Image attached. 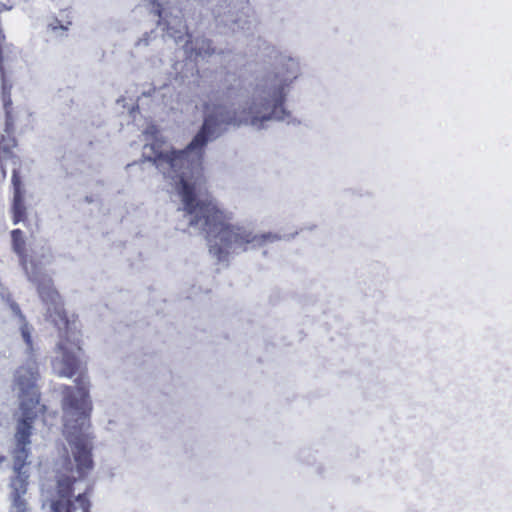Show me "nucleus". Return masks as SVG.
Masks as SVG:
<instances>
[{
    "instance_id": "obj_1",
    "label": "nucleus",
    "mask_w": 512,
    "mask_h": 512,
    "mask_svg": "<svg viewBox=\"0 0 512 512\" xmlns=\"http://www.w3.org/2000/svg\"><path fill=\"white\" fill-rule=\"evenodd\" d=\"M61 353L58 376L72 378L77 375L75 385H61V410L63 432L72 451L76 472L66 458L65 470L70 474L57 476L55 494L51 499L52 512H90L91 502L87 491L74 495V484L85 477L94 466L92 459V442L88 430L91 427L93 403L90 397L89 382L85 363L77 356L82 348L78 343L61 341L58 344Z\"/></svg>"
},
{
    "instance_id": "obj_2",
    "label": "nucleus",
    "mask_w": 512,
    "mask_h": 512,
    "mask_svg": "<svg viewBox=\"0 0 512 512\" xmlns=\"http://www.w3.org/2000/svg\"><path fill=\"white\" fill-rule=\"evenodd\" d=\"M205 113L202 127L184 149L157 153L152 161L166 178L179 184L184 210L193 217L190 224L201 227L209 252L221 260L224 248L223 214L212 200L197 199L194 185L186 180L201 169L205 147L219 135V126L223 121L221 106L211 107L207 103Z\"/></svg>"
},
{
    "instance_id": "obj_3",
    "label": "nucleus",
    "mask_w": 512,
    "mask_h": 512,
    "mask_svg": "<svg viewBox=\"0 0 512 512\" xmlns=\"http://www.w3.org/2000/svg\"><path fill=\"white\" fill-rule=\"evenodd\" d=\"M289 85L287 79L278 75L267 76L257 89V95L247 108L241 111L226 109V125L249 124L261 128L270 119L287 120L290 112L284 107L285 89Z\"/></svg>"
},
{
    "instance_id": "obj_4",
    "label": "nucleus",
    "mask_w": 512,
    "mask_h": 512,
    "mask_svg": "<svg viewBox=\"0 0 512 512\" xmlns=\"http://www.w3.org/2000/svg\"><path fill=\"white\" fill-rule=\"evenodd\" d=\"M40 373L36 363L19 366L14 372L13 383L18 390L20 417L17 420L15 440L20 453L27 456L26 446L30 444L33 424L38 414H44L47 407L40 403L38 387Z\"/></svg>"
},
{
    "instance_id": "obj_5",
    "label": "nucleus",
    "mask_w": 512,
    "mask_h": 512,
    "mask_svg": "<svg viewBox=\"0 0 512 512\" xmlns=\"http://www.w3.org/2000/svg\"><path fill=\"white\" fill-rule=\"evenodd\" d=\"M11 244L14 253L18 256L19 263L29 280L35 283L41 299L46 303L57 304L61 296L53 285V280L41 274L39 265L29 257L26 240L23 231L13 229L10 233Z\"/></svg>"
},
{
    "instance_id": "obj_6",
    "label": "nucleus",
    "mask_w": 512,
    "mask_h": 512,
    "mask_svg": "<svg viewBox=\"0 0 512 512\" xmlns=\"http://www.w3.org/2000/svg\"><path fill=\"white\" fill-rule=\"evenodd\" d=\"M226 254L246 251L251 247H260L267 242H274L279 236L272 233L253 234L243 226L226 223Z\"/></svg>"
},
{
    "instance_id": "obj_7",
    "label": "nucleus",
    "mask_w": 512,
    "mask_h": 512,
    "mask_svg": "<svg viewBox=\"0 0 512 512\" xmlns=\"http://www.w3.org/2000/svg\"><path fill=\"white\" fill-rule=\"evenodd\" d=\"M13 185L12 221L14 224L25 223L27 207L24 202V188L19 171L14 169L11 177Z\"/></svg>"
},
{
    "instance_id": "obj_8",
    "label": "nucleus",
    "mask_w": 512,
    "mask_h": 512,
    "mask_svg": "<svg viewBox=\"0 0 512 512\" xmlns=\"http://www.w3.org/2000/svg\"><path fill=\"white\" fill-rule=\"evenodd\" d=\"M3 108L5 112V133L10 136L15 130V116L13 112V104L10 95L3 98Z\"/></svg>"
},
{
    "instance_id": "obj_9",
    "label": "nucleus",
    "mask_w": 512,
    "mask_h": 512,
    "mask_svg": "<svg viewBox=\"0 0 512 512\" xmlns=\"http://www.w3.org/2000/svg\"><path fill=\"white\" fill-rule=\"evenodd\" d=\"M12 508H13L12 512H29L25 500L21 498L17 489L13 493Z\"/></svg>"
},
{
    "instance_id": "obj_10",
    "label": "nucleus",
    "mask_w": 512,
    "mask_h": 512,
    "mask_svg": "<svg viewBox=\"0 0 512 512\" xmlns=\"http://www.w3.org/2000/svg\"><path fill=\"white\" fill-rule=\"evenodd\" d=\"M16 146H17V141H16V138L13 136L8 137V138L2 137V139L0 141V149L4 153L12 154V150Z\"/></svg>"
},
{
    "instance_id": "obj_11",
    "label": "nucleus",
    "mask_w": 512,
    "mask_h": 512,
    "mask_svg": "<svg viewBox=\"0 0 512 512\" xmlns=\"http://www.w3.org/2000/svg\"><path fill=\"white\" fill-rule=\"evenodd\" d=\"M23 336H24L25 340L27 341V343H29V344H30L31 340H30V335H29V333L24 332V333H23Z\"/></svg>"
},
{
    "instance_id": "obj_12",
    "label": "nucleus",
    "mask_w": 512,
    "mask_h": 512,
    "mask_svg": "<svg viewBox=\"0 0 512 512\" xmlns=\"http://www.w3.org/2000/svg\"><path fill=\"white\" fill-rule=\"evenodd\" d=\"M22 466H23V464H20V465L16 468L18 472L21 470Z\"/></svg>"
},
{
    "instance_id": "obj_13",
    "label": "nucleus",
    "mask_w": 512,
    "mask_h": 512,
    "mask_svg": "<svg viewBox=\"0 0 512 512\" xmlns=\"http://www.w3.org/2000/svg\"><path fill=\"white\" fill-rule=\"evenodd\" d=\"M64 320H65V323L67 324L68 323V319L66 316H64Z\"/></svg>"
}]
</instances>
